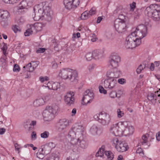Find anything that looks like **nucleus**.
<instances>
[{
    "instance_id": "1",
    "label": "nucleus",
    "mask_w": 160,
    "mask_h": 160,
    "mask_svg": "<svg viewBox=\"0 0 160 160\" xmlns=\"http://www.w3.org/2000/svg\"><path fill=\"white\" fill-rule=\"evenodd\" d=\"M84 130V127L82 125H76L72 127L69 131L68 135V137L70 139V142L68 143L67 148H70L72 146L74 148L72 145L76 143L77 138L79 136L80 134L83 133Z\"/></svg>"
},
{
    "instance_id": "2",
    "label": "nucleus",
    "mask_w": 160,
    "mask_h": 160,
    "mask_svg": "<svg viewBox=\"0 0 160 160\" xmlns=\"http://www.w3.org/2000/svg\"><path fill=\"white\" fill-rule=\"evenodd\" d=\"M58 76L62 79H68L71 82L76 83L78 81V73L75 69L68 68H62L60 70Z\"/></svg>"
},
{
    "instance_id": "3",
    "label": "nucleus",
    "mask_w": 160,
    "mask_h": 160,
    "mask_svg": "<svg viewBox=\"0 0 160 160\" xmlns=\"http://www.w3.org/2000/svg\"><path fill=\"white\" fill-rule=\"evenodd\" d=\"M145 13L155 21L160 20V6L157 4L151 5L145 10Z\"/></svg>"
},
{
    "instance_id": "4",
    "label": "nucleus",
    "mask_w": 160,
    "mask_h": 160,
    "mask_svg": "<svg viewBox=\"0 0 160 160\" xmlns=\"http://www.w3.org/2000/svg\"><path fill=\"white\" fill-rule=\"evenodd\" d=\"M58 105L56 104L47 106L42 114L44 120L49 121L53 119L58 112Z\"/></svg>"
},
{
    "instance_id": "5",
    "label": "nucleus",
    "mask_w": 160,
    "mask_h": 160,
    "mask_svg": "<svg viewBox=\"0 0 160 160\" xmlns=\"http://www.w3.org/2000/svg\"><path fill=\"white\" fill-rule=\"evenodd\" d=\"M78 136L79 137L77 138L75 144L72 145L74 146V148L72 146L68 149L71 150L73 152H79L82 149H85L87 147L88 143L84 139L83 133L80 134Z\"/></svg>"
},
{
    "instance_id": "6",
    "label": "nucleus",
    "mask_w": 160,
    "mask_h": 160,
    "mask_svg": "<svg viewBox=\"0 0 160 160\" xmlns=\"http://www.w3.org/2000/svg\"><path fill=\"white\" fill-rule=\"evenodd\" d=\"M134 33H131L127 37L125 43V47L127 49H132L141 44V41L138 40V38L134 36Z\"/></svg>"
},
{
    "instance_id": "7",
    "label": "nucleus",
    "mask_w": 160,
    "mask_h": 160,
    "mask_svg": "<svg viewBox=\"0 0 160 160\" xmlns=\"http://www.w3.org/2000/svg\"><path fill=\"white\" fill-rule=\"evenodd\" d=\"M33 19L35 21H38L40 19L42 20L44 18L47 20H49L51 18V10L49 7L43 10L40 8L38 12L35 13Z\"/></svg>"
},
{
    "instance_id": "8",
    "label": "nucleus",
    "mask_w": 160,
    "mask_h": 160,
    "mask_svg": "<svg viewBox=\"0 0 160 160\" xmlns=\"http://www.w3.org/2000/svg\"><path fill=\"white\" fill-rule=\"evenodd\" d=\"M111 142L117 150L119 152H123L127 151L128 147L127 143L121 140H119L117 138H112Z\"/></svg>"
},
{
    "instance_id": "9",
    "label": "nucleus",
    "mask_w": 160,
    "mask_h": 160,
    "mask_svg": "<svg viewBox=\"0 0 160 160\" xmlns=\"http://www.w3.org/2000/svg\"><path fill=\"white\" fill-rule=\"evenodd\" d=\"M94 118L103 125H108L111 120L110 115L103 112L95 115L94 116Z\"/></svg>"
},
{
    "instance_id": "10",
    "label": "nucleus",
    "mask_w": 160,
    "mask_h": 160,
    "mask_svg": "<svg viewBox=\"0 0 160 160\" xmlns=\"http://www.w3.org/2000/svg\"><path fill=\"white\" fill-rule=\"evenodd\" d=\"M131 33L135 34L134 36L138 40H141V39L145 37L147 34V28L146 26L141 24L138 26L134 31Z\"/></svg>"
},
{
    "instance_id": "11",
    "label": "nucleus",
    "mask_w": 160,
    "mask_h": 160,
    "mask_svg": "<svg viewBox=\"0 0 160 160\" xmlns=\"http://www.w3.org/2000/svg\"><path fill=\"white\" fill-rule=\"evenodd\" d=\"M119 127L122 131V136H127L132 134L134 129L132 126L128 125L127 122L124 121L119 122Z\"/></svg>"
},
{
    "instance_id": "12",
    "label": "nucleus",
    "mask_w": 160,
    "mask_h": 160,
    "mask_svg": "<svg viewBox=\"0 0 160 160\" xmlns=\"http://www.w3.org/2000/svg\"><path fill=\"white\" fill-rule=\"evenodd\" d=\"M69 121L66 118H62L59 120L56 124V127L59 132L65 131L67 128L69 126Z\"/></svg>"
},
{
    "instance_id": "13",
    "label": "nucleus",
    "mask_w": 160,
    "mask_h": 160,
    "mask_svg": "<svg viewBox=\"0 0 160 160\" xmlns=\"http://www.w3.org/2000/svg\"><path fill=\"white\" fill-rule=\"evenodd\" d=\"M114 27L116 30L122 33L126 30V25L124 20L116 19L114 21Z\"/></svg>"
},
{
    "instance_id": "14",
    "label": "nucleus",
    "mask_w": 160,
    "mask_h": 160,
    "mask_svg": "<svg viewBox=\"0 0 160 160\" xmlns=\"http://www.w3.org/2000/svg\"><path fill=\"white\" fill-rule=\"evenodd\" d=\"M32 5V2H28L25 0H22L18 6L17 11L20 13H23Z\"/></svg>"
},
{
    "instance_id": "15",
    "label": "nucleus",
    "mask_w": 160,
    "mask_h": 160,
    "mask_svg": "<svg viewBox=\"0 0 160 160\" xmlns=\"http://www.w3.org/2000/svg\"><path fill=\"white\" fill-rule=\"evenodd\" d=\"M94 98V93L89 90H87L84 93V95L82 99V104L86 105L91 102Z\"/></svg>"
},
{
    "instance_id": "16",
    "label": "nucleus",
    "mask_w": 160,
    "mask_h": 160,
    "mask_svg": "<svg viewBox=\"0 0 160 160\" xmlns=\"http://www.w3.org/2000/svg\"><path fill=\"white\" fill-rule=\"evenodd\" d=\"M117 84L116 79L111 78H108L104 82V86L105 88L109 90L114 89Z\"/></svg>"
},
{
    "instance_id": "17",
    "label": "nucleus",
    "mask_w": 160,
    "mask_h": 160,
    "mask_svg": "<svg viewBox=\"0 0 160 160\" xmlns=\"http://www.w3.org/2000/svg\"><path fill=\"white\" fill-rule=\"evenodd\" d=\"M120 61V58L117 54H112L109 61V67L112 69L117 68Z\"/></svg>"
},
{
    "instance_id": "18",
    "label": "nucleus",
    "mask_w": 160,
    "mask_h": 160,
    "mask_svg": "<svg viewBox=\"0 0 160 160\" xmlns=\"http://www.w3.org/2000/svg\"><path fill=\"white\" fill-rule=\"evenodd\" d=\"M119 122L113 124L110 128V132L113 135L116 136H122V131L119 127Z\"/></svg>"
},
{
    "instance_id": "19",
    "label": "nucleus",
    "mask_w": 160,
    "mask_h": 160,
    "mask_svg": "<svg viewBox=\"0 0 160 160\" xmlns=\"http://www.w3.org/2000/svg\"><path fill=\"white\" fill-rule=\"evenodd\" d=\"M121 74V72L117 68L111 69L108 71L107 73L106 76L107 78H119Z\"/></svg>"
},
{
    "instance_id": "20",
    "label": "nucleus",
    "mask_w": 160,
    "mask_h": 160,
    "mask_svg": "<svg viewBox=\"0 0 160 160\" xmlns=\"http://www.w3.org/2000/svg\"><path fill=\"white\" fill-rule=\"evenodd\" d=\"M74 95L73 92L70 91L65 95L64 100L67 104L70 105L73 103L74 101Z\"/></svg>"
},
{
    "instance_id": "21",
    "label": "nucleus",
    "mask_w": 160,
    "mask_h": 160,
    "mask_svg": "<svg viewBox=\"0 0 160 160\" xmlns=\"http://www.w3.org/2000/svg\"><path fill=\"white\" fill-rule=\"evenodd\" d=\"M55 147L54 144L52 142H50L45 144L43 147L41 149V151L44 152V154L49 153L52 149Z\"/></svg>"
},
{
    "instance_id": "22",
    "label": "nucleus",
    "mask_w": 160,
    "mask_h": 160,
    "mask_svg": "<svg viewBox=\"0 0 160 160\" xmlns=\"http://www.w3.org/2000/svg\"><path fill=\"white\" fill-rule=\"evenodd\" d=\"M44 98L45 99L42 98H39L36 99L33 103L34 105L37 107L43 105L45 102L48 100L49 97L48 96H46Z\"/></svg>"
},
{
    "instance_id": "23",
    "label": "nucleus",
    "mask_w": 160,
    "mask_h": 160,
    "mask_svg": "<svg viewBox=\"0 0 160 160\" xmlns=\"http://www.w3.org/2000/svg\"><path fill=\"white\" fill-rule=\"evenodd\" d=\"M28 28L24 32V35L26 36H28L32 34L33 33H36L37 32L36 31V28L34 27V24H29L27 26Z\"/></svg>"
},
{
    "instance_id": "24",
    "label": "nucleus",
    "mask_w": 160,
    "mask_h": 160,
    "mask_svg": "<svg viewBox=\"0 0 160 160\" xmlns=\"http://www.w3.org/2000/svg\"><path fill=\"white\" fill-rule=\"evenodd\" d=\"M93 58L99 60L103 57V52L101 50H96L93 51Z\"/></svg>"
},
{
    "instance_id": "25",
    "label": "nucleus",
    "mask_w": 160,
    "mask_h": 160,
    "mask_svg": "<svg viewBox=\"0 0 160 160\" xmlns=\"http://www.w3.org/2000/svg\"><path fill=\"white\" fill-rule=\"evenodd\" d=\"M148 135H144L142 137V138L139 140L138 143V146L146 145L148 144Z\"/></svg>"
},
{
    "instance_id": "26",
    "label": "nucleus",
    "mask_w": 160,
    "mask_h": 160,
    "mask_svg": "<svg viewBox=\"0 0 160 160\" xmlns=\"http://www.w3.org/2000/svg\"><path fill=\"white\" fill-rule=\"evenodd\" d=\"M36 124V122L35 121H32L30 123L29 120H28L24 123V125L25 128H26L28 125H29L30 126L28 128V130L30 131L33 129V126H35Z\"/></svg>"
},
{
    "instance_id": "27",
    "label": "nucleus",
    "mask_w": 160,
    "mask_h": 160,
    "mask_svg": "<svg viewBox=\"0 0 160 160\" xmlns=\"http://www.w3.org/2000/svg\"><path fill=\"white\" fill-rule=\"evenodd\" d=\"M10 17L9 12L7 11H1L0 18L4 21L7 20Z\"/></svg>"
},
{
    "instance_id": "28",
    "label": "nucleus",
    "mask_w": 160,
    "mask_h": 160,
    "mask_svg": "<svg viewBox=\"0 0 160 160\" xmlns=\"http://www.w3.org/2000/svg\"><path fill=\"white\" fill-rule=\"evenodd\" d=\"M90 131L92 134L93 135L99 134L101 132L100 129L98 128L97 126L95 125H93L91 128Z\"/></svg>"
},
{
    "instance_id": "29",
    "label": "nucleus",
    "mask_w": 160,
    "mask_h": 160,
    "mask_svg": "<svg viewBox=\"0 0 160 160\" xmlns=\"http://www.w3.org/2000/svg\"><path fill=\"white\" fill-rule=\"evenodd\" d=\"M72 3L71 0H64L63 1V3L65 8L68 9L73 8Z\"/></svg>"
},
{
    "instance_id": "30",
    "label": "nucleus",
    "mask_w": 160,
    "mask_h": 160,
    "mask_svg": "<svg viewBox=\"0 0 160 160\" xmlns=\"http://www.w3.org/2000/svg\"><path fill=\"white\" fill-rule=\"evenodd\" d=\"M104 146H102L101 148H100L96 153V156L97 157H102L104 155V153H105V152L104 151Z\"/></svg>"
},
{
    "instance_id": "31",
    "label": "nucleus",
    "mask_w": 160,
    "mask_h": 160,
    "mask_svg": "<svg viewBox=\"0 0 160 160\" xmlns=\"http://www.w3.org/2000/svg\"><path fill=\"white\" fill-rule=\"evenodd\" d=\"M105 156L108 160H112L114 158L113 153L110 151H106L105 152Z\"/></svg>"
},
{
    "instance_id": "32",
    "label": "nucleus",
    "mask_w": 160,
    "mask_h": 160,
    "mask_svg": "<svg viewBox=\"0 0 160 160\" xmlns=\"http://www.w3.org/2000/svg\"><path fill=\"white\" fill-rule=\"evenodd\" d=\"M8 47L7 44L3 42L1 44V49L3 53L5 56H6L8 53L7 52Z\"/></svg>"
},
{
    "instance_id": "33",
    "label": "nucleus",
    "mask_w": 160,
    "mask_h": 160,
    "mask_svg": "<svg viewBox=\"0 0 160 160\" xmlns=\"http://www.w3.org/2000/svg\"><path fill=\"white\" fill-rule=\"evenodd\" d=\"M23 68H26V70L29 72H32L34 70V68L32 67L31 63H28L26 66H24Z\"/></svg>"
},
{
    "instance_id": "34",
    "label": "nucleus",
    "mask_w": 160,
    "mask_h": 160,
    "mask_svg": "<svg viewBox=\"0 0 160 160\" xmlns=\"http://www.w3.org/2000/svg\"><path fill=\"white\" fill-rule=\"evenodd\" d=\"M124 11V9L122 6H119L117 7L116 9L114 11L113 14H120Z\"/></svg>"
},
{
    "instance_id": "35",
    "label": "nucleus",
    "mask_w": 160,
    "mask_h": 160,
    "mask_svg": "<svg viewBox=\"0 0 160 160\" xmlns=\"http://www.w3.org/2000/svg\"><path fill=\"white\" fill-rule=\"evenodd\" d=\"M89 16L88 11H86L81 14L80 18L82 19L86 20L89 18Z\"/></svg>"
},
{
    "instance_id": "36",
    "label": "nucleus",
    "mask_w": 160,
    "mask_h": 160,
    "mask_svg": "<svg viewBox=\"0 0 160 160\" xmlns=\"http://www.w3.org/2000/svg\"><path fill=\"white\" fill-rule=\"evenodd\" d=\"M47 154H44V152H42L41 150H39L36 153V156L38 158L40 159H42L44 157V155Z\"/></svg>"
},
{
    "instance_id": "37",
    "label": "nucleus",
    "mask_w": 160,
    "mask_h": 160,
    "mask_svg": "<svg viewBox=\"0 0 160 160\" xmlns=\"http://www.w3.org/2000/svg\"><path fill=\"white\" fill-rule=\"evenodd\" d=\"M60 83L58 82H53L52 89L54 90H57L58 89L60 88Z\"/></svg>"
},
{
    "instance_id": "38",
    "label": "nucleus",
    "mask_w": 160,
    "mask_h": 160,
    "mask_svg": "<svg viewBox=\"0 0 160 160\" xmlns=\"http://www.w3.org/2000/svg\"><path fill=\"white\" fill-rule=\"evenodd\" d=\"M34 24V27L36 28V31H37V32L41 31L43 27V25L42 23H36Z\"/></svg>"
},
{
    "instance_id": "39",
    "label": "nucleus",
    "mask_w": 160,
    "mask_h": 160,
    "mask_svg": "<svg viewBox=\"0 0 160 160\" xmlns=\"http://www.w3.org/2000/svg\"><path fill=\"white\" fill-rule=\"evenodd\" d=\"M86 58L88 61H90L93 58V51L92 53L90 52L87 53L86 55Z\"/></svg>"
},
{
    "instance_id": "40",
    "label": "nucleus",
    "mask_w": 160,
    "mask_h": 160,
    "mask_svg": "<svg viewBox=\"0 0 160 160\" xmlns=\"http://www.w3.org/2000/svg\"><path fill=\"white\" fill-rule=\"evenodd\" d=\"M50 133L48 131H45L40 134L41 137L42 138H47L49 137Z\"/></svg>"
},
{
    "instance_id": "41",
    "label": "nucleus",
    "mask_w": 160,
    "mask_h": 160,
    "mask_svg": "<svg viewBox=\"0 0 160 160\" xmlns=\"http://www.w3.org/2000/svg\"><path fill=\"white\" fill-rule=\"evenodd\" d=\"M72 2L73 8H76L79 4V0H71Z\"/></svg>"
},
{
    "instance_id": "42",
    "label": "nucleus",
    "mask_w": 160,
    "mask_h": 160,
    "mask_svg": "<svg viewBox=\"0 0 160 160\" xmlns=\"http://www.w3.org/2000/svg\"><path fill=\"white\" fill-rule=\"evenodd\" d=\"M40 81L42 83H43L49 80V78L47 76H41L39 78Z\"/></svg>"
},
{
    "instance_id": "43",
    "label": "nucleus",
    "mask_w": 160,
    "mask_h": 160,
    "mask_svg": "<svg viewBox=\"0 0 160 160\" xmlns=\"http://www.w3.org/2000/svg\"><path fill=\"white\" fill-rule=\"evenodd\" d=\"M117 114L118 117L119 118H121L124 115V113L123 111H121L119 109H118L117 110Z\"/></svg>"
},
{
    "instance_id": "44",
    "label": "nucleus",
    "mask_w": 160,
    "mask_h": 160,
    "mask_svg": "<svg viewBox=\"0 0 160 160\" xmlns=\"http://www.w3.org/2000/svg\"><path fill=\"white\" fill-rule=\"evenodd\" d=\"M136 154H139L142 157H143L144 155L143 151L142 149L140 148H138L136 150Z\"/></svg>"
},
{
    "instance_id": "45",
    "label": "nucleus",
    "mask_w": 160,
    "mask_h": 160,
    "mask_svg": "<svg viewBox=\"0 0 160 160\" xmlns=\"http://www.w3.org/2000/svg\"><path fill=\"white\" fill-rule=\"evenodd\" d=\"M154 95L155 102L157 100L158 97H160V92L159 91H157L156 92H155L154 93H152Z\"/></svg>"
},
{
    "instance_id": "46",
    "label": "nucleus",
    "mask_w": 160,
    "mask_h": 160,
    "mask_svg": "<svg viewBox=\"0 0 160 160\" xmlns=\"http://www.w3.org/2000/svg\"><path fill=\"white\" fill-rule=\"evenodd\" d=\"M96 8H92L90 10L89 12H88L89 15V16H92L96 14Z\"/></svg>"
},
{
    "instance_id": "47",
    "label": "nucleus",
    "mask_w": 160,
    "mask_h": 160,
    "mask_svg": "<svg viewBox=\"0 0 160 160\" xmlns=\"http://www.w3.org/2000/svg\"><path fill=\"white\" fill-rule=\"evenodd\" d=\"M14 147L15 150L18 151V153L19 154L20 152V149L21 148V145L17 143H16L14 144Z\"/></svg>"
},
{
    "instance_id": "48",
    "label": "nucleus",
    "mask_w": 160,
    "mask_h": 160,
    "mask_svg": "<svg viewBox=\"0 0 160 160\" xmlns=\"http://www.w3.org/2000/svg\"><path fill=\"white\" fill-rule=\"evenodd\" d=\"M145 67H143L142 65H140L136 70V72L138 74L140 73L145 68Z\"/></svg>"
},
{
    "instance_id": "49",
    "label": "nucleus",
    "mask_w": 160,
    "mask_h": 160,
    "mask_svg": "<svg viewBox=\"0 0 160 160\" xmlns=\"http://www.w3.org/2000/svg\"><path fill=\"white\" fill-rule=\"evenodd\" d=\"M99 92L101 93H103L104 94H106L107 93V90L105 89L102 86H99Z\"/></svg>"
},
{
    "instance_id": "50",
    "label": "nucleus",
    "mask_w": 160,
    "mask_h": 160,
    "mask_svg": "<svg viewBox=\"0 0 160 160\" xmlns=\"http://www.w3.org/2000/svg\"><path fill=\"white\" fill-rule=\"evenodd\" d=\"M154 95L152 93H151L150 95H149L148 96V99L152 101V102L153 101L155 100Z\"/></svg>"
},
{
    "instance_id": "51",
    "label": "nucleus",
    "mask_w": 160,
    "mask_h": 160,
    "mask_svg": "<svg viewBox=\"0 0 160 160\" xmlns=\"http://www.w3.org/2000/svg\"><path fill=\"white\" fill-rule=\"evenodd\" d=\"M53 82H49L47 83L46 84L45 86L48 88L49 89H52V88Z\"/></svg>"
},
{
    "instance_id": "52",
    "label": "nucleus",
    "mask_w": 160,
    "mask_h": 160,
    "mask_svg": "<svg viewBox=\"0 0 160 160\" xmlns=\"http://www.w3.org/2000/svg\"><path fill=\"white\" fill-rule=\"evenodd\" d=\"M59 158L58 157H55L53 155H52L51 156L47 158L46 160H58Z\"/></svg>"
},
{
    "instance_id": "53",
    "label": "nucleus",
    "mask_w": 160,
    "mask_h": 160,
    "mask_svg": "<svg viewBox=\"0 0 160 160\" xmlns=\"http://www.w3.org/2000/svg\"><path fill=\"white\" fill-rule=\"evenodd\" d=\"M110 97L112 98H114L117 96V92L114 91H111L109 94Z\"/></svg>"
},
{
    "instance_id": "54",
    "label": "nucleus",
    "mask_w": 160,
    "mask_h": 160,
    "mask_svg": "<svg viewBox=\"0 0 160 160\" xmlns=\"http://www.w3.org/2000/svg\"><path fill=\"white\" fill-rule=\"evenodd\" d=\"M17 21L18 23L21 24L24 22L25 20L23 18L20 17L17 20Z\"/></svg>"
},
{
    "instance_id": "55",
    "label": "nucleus",
    "mask_w": 160,
    "mask_h": 160,
    "mask_svg": "<svg viewBox=\"0 0 160 160\" xmlns=\"http://www.w3.org/2000/svg\"><path fill=\"white\" fill-rule=\"evenodd\" d=\"M136 3L134 2H133L132 3L130 4V10L133 11L136 8Z\"/></svg>"
},
{
    "instance_id": "56",
    "label": "nucleus",
    "mask_w": 160,
    "mask_h": 160,
    "mask_svg": "<svg viewBox=\"0 0 160 160\" xmlns=\"http://www.w3.org/2000/svg\"><path fill=\"white\" fill-rule=\"evenodd\" d=\"M13 31L16 33L18 31H20V28L17 25L14 26L12 28Z\"/></svg>"
},
{
    "instance_id": "57",
    "label": "nucleus",
    "mask_w": 160,
    "mask_h": 160,
    "mask_svg": "<svg viewBox=\"0 0 160 160\" xmlns=\"http://www.w3.org/2000/svg\"><path fill=\"white\" fill-rule=\"evenodd\" d=\"M20 70V69L19 66L16 64L14 65V68H13V71L14 72H19Z\"/></svg>"
},
{
    "instance_id": "58",
    "label": "nucleus",
    "mask_w": 160,
    "mask_h": 160,
    "mask_svg": "<svg viewBox=\"0 0 160 160\" xmlns=\"http://www.w3.org/2000/svg\"><path fill=\"white\" fill-rule=\"evenodd\" d=\"M46 49L44 48H39L37 51V53H42L44 52Z\"/></svg>"
},
{
    "instance_id": "59",
    "label": "nucleus",
    "mask_w": 160,
    "mask_h": 160,
    "mask_svg": "<svg viewBox=\"0 0 160 160\" xmlns=\"http://www.w3.org/2000/svg\"><path fill=\"white\" fill-rule=\"evenodd\" d=\"M118 82L119 83L123 84L125 83L126 80L124 78H120L118 79Z\"/></svg>"
},
{
    "instance_id": "60",
    "label": "nucleus",
    "mask_w": 160,
    "mask_h": 160,
    "mask_svg": "<svg viewBox=\"0 0 160 160\" xmlns=\"http://www.w3.org/2000/svg\"><path fill=\"white\" fill-rule=\"evenodd\" d=\"M6 132V129L4 128H0V134H3Z\"/></svg>"
},
{
    "instance_id": "61",
    "label": "nucleus",
    "mask_w": 160,
    "mask_h": 160,
    "mask_svg": "<svg viewBox=\"0 0 160 160\" xmlns=\"http://www.w3.org/2000/svg\"><path fill=\"white\" fill-rule=\"evenodd\" d=\"M118 17L117 19H119L122 20H124L125 18V16L122 14H119Z\"/></svg>"
},
{
    "instance_id": "62",
    "label": "nucleus",
    "mask_w": 160,
    "mask_h": 160,
    "mask_svg": "<svg viewBox=\"0 0 160 160\" xmlns=\"http://www.w3.org/2000/svg\"><path fill=\"white\" fill-rule=\"evenodd\" d=\"M32 138L34 140L36 139L37 138L36 133L35 132H32L31 134Z\"/></svg>"
},
{
    "instance_id": "63",
    "label": "nucleus",
    "mask_w": 160,
    "mask_h": 160,
    "mask_svg": "<svg viewBox=\"0 0 160 160\" xmlns=\"http://www.w3.org/2000/svg\"><path fill=\"white\" fill-rule=\"evenodd\" d=\"M156 138L158 141H160V132H159L156 133Z\"/></svg>"
},
{
    "instance_id": "64",
    "label": "nucleus",
    "mask_w": 160,
    "mask_h": 160,
    "mask_svg": "<svg viewBox=\"0 0 160 160\" xmlns=\"http://www.w3.org/2000/svg\"><path fill=\"white\" fill-rule=\"evenodd\" d=\"M66 160H78V158H72L71 157H69L67 158Z\"/></svg>"
}]
</instances>
